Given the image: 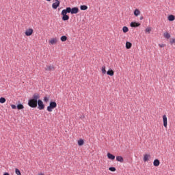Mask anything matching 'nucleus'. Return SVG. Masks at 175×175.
Returning a JSON list of instances; mask_svg holds the SVG:
<instances>
[{
  "mask_svg": "<svg viewBox=\"0 0 175 175\" xmlns=\"http://www.w3.org/2000/svg\"><path fill=\"white\" fill-rule=\"evenodd\" d=\"M68 13H71V14H77L79 13V8L77 7H75L73 8H70V7L66 8V9L63 10L62 11V16L63 21H68L69 20V16H68Z\"/></svg>",
  "mask_w": 175,
  "mask_h": 175,
  "instance_id": "f257e3e1",
  "label": "nucleus"
},
{
  "mask_svg": "<svg viewBox=\"0 0 175 175\" xmlns=\"http://www.w3.org/2000/svg\"><path fill=\"white\" fill-rule=\"evenodd\" d=\"M40 99V95L38 93H35L32 96V98L29 99L28 101V105L33 109L38 107V100Z\"/></svg>",
  "mask_w": 175,
  "mask_h": 175,
  "instance_id": "f03ea898",
  "label": "nucleus"
},
{
  "mask_svg": "<svg viewBox=\"0 0 175 175\" xmlns=\"http://www.w3.org/2000/svg\"><path fill=\"white\" fill-rule=\"evenodd\" d=\"M37 105H38V109H39V110L44 109V104H43V101H42V100L38 99L37 101Z\"/></svg>",
  "mask_w": 175,
  "mask_h": 175,
  "instance_id": "7ed1b4c3",
  "label": "nucleus"
},
{
  "mask_svg": "<svg viewBox=\"0 0 175 175\" xmlns=\"http://www.w3.org/2000/svg\"><path fill=\"white\" fill-rule=\"evenodd\" d=\"M45 70L48 72H51L52 70H55V67L54 66V65L48 64L45 67Z\"/></svg>",
  "mask_w": 175,
  "mask_h": 175,
  "instance_id": "20e7f679",
  "label": "nucleus"
},
{
  "mask_svg": "<svg viewBox=\"0 0 175 175\" xmlns=\"http://www.w3.org/2000/svg\"><path fill=\"white\" fill-rule=\"evenodd\" d=\"M33 33V29L32 28L27 29L25 32V35L26 36H31Z\"/></svg>",
  "mask_w": 175,
  "mask_h": 175,
  "instance_id": "39448f33",
  "label": "nucleus"
},
{
  "mask_svg": "<svg viewBox=\"0 0 175 175\" xmlns=\"http://www.w3.org/2000/svg\"><path fill=\"white\" fill-rule=\"evenodd\" d=\"M163 126L165 128H167V116H166V115L163 116Z\"/></svg>",
  "mask_w": 175,
  "mask_h": 175,
  "instance_id": "423d86ee",
  "label": "nucleus"
},
{
  "mask_svg": "<svg viewBox=\"0 0 175 175\" xmlns=\"http://www.w3.org/2000/svg\"><path fill=\"white\" fill-rule=\"evenodd\" d=\"M57 43H58V38H51L49 40L50 44H57Z\"/></svg>",
  "mask_w": 175,
  "mask_h": 175,
  "instance_id": "0eeeda50",
  "label": "nucleus"
},
{
  "mask_svg": "<svg viewBox=\"0 0 175 175\" xmlns=\"http://www.w3.org/2000/svg\"><path fill=\"white\" fill-rule=\"evenodd\" d=\"M150 158H151V155H150L149 154H145L144 155V162H148V161H150Z\"/></svg>",
  "mask_w": 175,
  "mask_h": 175,
  "instance_id": "6e6552de",
  "label": "nucleus"
},
{
  "mask_svg": "<svg viewBox=\"0 0 175 175\" xmlns=\"http://www.w3.org/2000/svg\"><path fill=\"white\" fill-rule=\"evenodd\" d=\"M60 3H61L59 1H55V3H53L52 4L53 9H57L58 7L59 6Z\"/></svg>",
  "mask_w": 175,
  "mask_h": 175,
  "instance_id": "1a4fd4ad",
  "label": "nucleus"
},
{
  "mask_svg": "<svg viewBox=\"0 0 175 175\" xmlns=\"http://www.w3.org/2000/svg\"><path fill=\"white\" fill-rule=\"evenodd\" d=\"M130 27L132 28H135L136 27H140V23H136V22H131L130 24Z\"/></svg>",
  "mask_w": 175,
  "mask_h": 175,
  "instance_id": "9d476101",
  "label": "nucleus"
},
{
  "mask_svg": "<svg viewBox=\"0 0 175 175\" xmlns=\"http://www.w3.org/2000/svg\"><path fill=\"white\" fill-rule=\"evenodd\" d=\"M107 158L108 159H111V161H114L116 159V156L111 154V153H107Z\"/></svg>",
  "mask_w": 175,
  "mask_h": 175,
  "instance_id": "9b49d317",
  "label": "nucleus"
},
{
  "mask_svg": "<svg viewBox=\"0 0 175 175\" xmlns=\"http://www.w3.org/2000/svg\"><path fill=\"white\" fill-rule=\"evenodd\" d=\"M154 166L158 167L159 165H161V161H159L158 159H154L153 161Z\"/></svg>",
  "mask_w": 175,
  "mask_h": 175,
  "instance_id": "f8f14e48",
  "label": "nucleus"
},
{
  "mask_svg": "<svg viewBox=\"0 0 175 175\" xmlns=\"http://www.w3.org/2000/svg\"><path fill=\"white\" fill-rule=\"evenodd\" d=\"M116 161L122 163L124 162V158L122 156H118L116 157Z\"/></svg>",
  "mask_w": 175,
  "mask_h": 175,
  "instance_id": "ddd939ff",
  "label": "nucleus"
},
{
  "mask_svg": "<svg viewBox=\"0 0 175 175\" xmlns=\"http://www.w3.org/2000/svg\"><path fill=\"white\" fill-rule=\"evenodd\" d=\"M134 16L137 17V16H140V10L139 9H135L134 10Z\"/></svg>",
  "mask_w": 175,
  "mask_h": 175,
  "instance_id": "4468645a",
  "label": "nucleus"
},
{
  "mask_svg": "<svg viewBox=\"0 0 175 175\" xmlns=\"http://www.w3.org/2000/svg\"><path fill=\"white\" fill-rule=\"evenodd\" d=\"M132 48V43H131L130 42H126V49H127V50H129V49Z\"/></svg>",
  "mask_w": 175,
  "mask_h": 175,
  "instance_id": "2eb2a0df",
  "label": "nucleus"
},
{
  "mask_svg": "<svg viewBox=\"0 0 175 175\" xmlns=\"http://www.w3.org/2000/svg\"><path fill=\"white\" fill-rule=\"evenodd\" d=\"M107 75H108V76H114V71L110 69L107 72Z\"/></svg>",
  "mask_w": 175,
  "mask_h": 175,
  "instance_id": "dca6fc26",
  "label": "nucleus"
},
{
  "mask_svg": "<svg viewBox=\"0 0 175 175\" xmlns=\"http://www.w3.org/2000/svg\"><path fill=\"white\" fill-rule=\"evenodd\" d=\"M163 36L165 39H170V34L168 32L163 33Z\"/></svg>",
  "mask_w": 175,
  "mask_h": 175,
  "instance_id": "f3484780",
  "label": "nucleus"
},
{
  "mask_svg": "<svg viewBox=\"0 0 175 175\" xmlns=\"http://www.w3.org/2000/svg\"><path fill=\"white\" fill-rule=\"evenodd\" d=\"M60 40L62 42H66V40H68V37H66V36H62L61 38H60Z\"/></svg>",
  "mask_w": 175,
  "mask_h": 175,
  "instance_id": "a211bd4d",
  "label": "nucleus"
},
{
  "mask_svg": "<svg viewBox=\"0 0 175 175\" xmlns=\"http://www.w3.org/2000/svg\"><path fill=\"white\" fill-rule=\"evenodd\" d=\"M101 72L103 75H106V66H103L101 67Z\"/></svg>",
  "mask_w": 175,
  "mask_h": 175,
  "instance_id": "6ab92c4d",
  "label": "nucleus"
},
{
  "mask_svg": "<svg viewBox=\"0 0 175 175\" xmlns=\"http://www.w3.org/2000/svg\"><path fill=\"white\" fill-rule=\"evenodd\" d=\"M78 146H84V140L83 139L78 140Z\"/></svg>",
  "mask_w": 175,
  "mask_h": 175,
  "instance_id": "aec40b11",
  "label": "nucleus"
},
{
  "mask_svg": "<svg viewBox=\"0 0 175 175\" xmlns=\"http://www.w3.org/2000/svg\"><path fill=\"white\" fill-rule=\"evenodd\" d=\"M168 20H169V21H174V20H175L174 15H170L168 16Z\"/></svg>",
  "mask_w": 175,
  "mask_h": 175,
  "instance_id": "412c9836",
  "label": "nucleus"
},
{
  "mask_svg": "<svg viewBox=\"0 0 175 175\" xmlns=\"http://www.w3.org/2000/svg\"><path fill=\"white\" fill-rule=\"evenodd\" d=\"M52 107H53L54 109H55V107H57V103L52 101L49 104Z\"/></svg>",
  "mask_w": 175,
  "mask_h": 175,
  "instance_id": "4be33fe9",
  "label": "nucleus"
},
{
  "mask_svg": "<svg viewBox=\"0 0 175 175\" xmlns=\"http://www.w3.org/2000/svg\"><path fill=\"white\" fill-rule=\"evenodd\" d=\"M16 107L18 110H23V109H24V105L22 104H18Z\"/></svg>",
  "mask_w": 175,
  "mask_h": 175,
  "instance_id": "5701e85b",
  "label": "nucleus"
},
{
  "mask_svg": "<svg viewBox=\"0 0 175 175\" xmlns=\"http://www.w3.org/2000/svg\"><path fill=\"white\" fill-rule=\"evenodd\" d=\"M54 109V107H51L50 105L49 106L47 107L46 110L47 111H49L50 113H51V111H53V109Z\"/></svg>",
  "mask_w": 175,
  "mask_h": 175,
  "instance_id": "b1692460",
  "label": "nucleus"
},
{
  "mask_svg": "<svg viewBox=\"0 0 175 175\" xmlns=\"http://www.w3.org/2000/svg\"><path fill=\"white\" fill-rule=\"evenodd\" d=\"M122 31L124 33H126V32H128V31H129V29H128V27L126 26H124L122 28Z\"/></svg>",
  "mask_w": 175,
  "mask_h": 175,
  "instance_id": "393cba45",
  "label": "nucleus"
},
{
  "mask_svg": "<svg viewBox=\"0 0 175 175\" xmlns=\"http://www.w3.org/2000/svg\"><path fill=\"white\" fill-rule=\"evenodd\" d=\"M80 9L81 10H87V9H88V7L87 5H81Z\"/></svg>",
  "mask_w": 175,
  "mask_h": 175,
  "instance_id": "a878e982",
  "label": "nucleus"
},
{
  "mask_svg": "<svg viewBox=\"0 0 175 175\" xmlns=\"http://www.w3.org/2000/svg\"><path fill=\"white\" fill-rule=\"evenodd\" d=\"M49 100H50V97L49 96L44 97V102H45V103H48Z\"/></svg>",
  "mask_w": 175,
  "mask_h": 175,
  "instance_id": "bb28decb",
  "label": "nucleus"
},
{
  "mask_svg": "<svg viewBox=\"0 0 175 175\" xmlns=\"http://www.w3.org/2000/svg\"><path fill=\"white\" fill-rule=\"evenodd\" d=\"M6 102V98L1 97L0 98V103H5Z\"/></svg>",
  "mask_w": 175,
  "mask_h": 175,
  "instance_id": "cd10ccee",
  "label": "nucleus"
},
{
  "mask_svg": "<svg viewBox=\"0 0 175 175\" xmlns=\"http://www.w3.org/2000/svg\"><path fill=\"white\" fill-rule=\"evenodd\" d=\"M15 173L17 175H21V172H20V170H18L17 168L15 169Z\"/></svg>",
  "mask_w": 175,
  "mask_h": 175,
  "instance_id": "c85d7f7f",
  "label": "nucleus"
},
{
  "mask_svg": "<svg viewBox=\"0 0 175 175\" xmlns=\"http://www.w3.org/2000/svg\"><path fill=\"white\" fill-rule=\"evenodd\" d=\"M145 32L150 33L151 32V27H146Z\"/></svg>",
  "mask_w": 175,
  "mask_h": 175,
  "instance_id": "c756f323",
  "label": "nucleus"
},
{
  "mask_svg": "<svg viewBox=\"0 0 175 175\" xmlns=\"http://www.w3.org/2000/svg\"><path fill=\"white\" fill-rule=\"evenodd\" d=\"M109 170H110V172H116V167H110L109 168Z\"/></svg>",
  "mask_w": 175,
  "mask_h": 175,
  "instance_id": "7c9ffc66",
  "label": "nucleus"
},
{
  "mask_svg": "<svg viewBox=\"0 0 175 175\" xmlns=\"http://www.w3.org/2000/svg\"><path fill=\"white\" fill-rule=\"evenodd\" d=\"M170 43H171L172 44H175V38L171 39V40H170Z\"/></svg>",
  "mask_w": 175,
  "mask_h": 175,
  "instance_id": "2f4dec72",
  "label": "nucleus"
},
{
  "mask_svg": "<svg viewBox=\"0 0 175 175\" xmlns=\"http://www.w3.org/2000/svg\"><path fill=\"white\" fill-rule=\"evenodd\" d=\"M11 107L13 109H17V107L16 105H11Z\"/></svg>",
  "mask_w": 175,
  "mask_h": 175,
  "instance_id": "473e14b6",
  "label": "nucleus"
},
{
  "mask_svg": "<svg viewBox=\"0 0 175 175\" xmlns=\"http://www.w3.org/2000/svg\"><path fill=\"white\" fill-rule=\"evenodd\" d=\"M159 46L162 49L165 47V44H159Z\"/></svg>",
  "mask_w": 175,
  "mask_h": 175,
  "instance_id": "72a5a7b5",
  "label": "nucleus"
},
{
  "mask_svg": "<svg viewBox=\"0 0 175 175\" xmlns=\"http://www.w3.org/2000/svg\"><path fill=\"white\" fill-rule=\"evenodd\" d=\"M3 175H10V174H9V173L8 172H5Z\"/></svg>",
  "mask_w": 175,
  "mask_h": 175,
  "instance_id": "f704fd0d",
  "label": "nucleus"
},
{
  "mask_svg": "<svg viewBox=\"0 0 175 175\" xmlns=\"http://www.w3.org/2000/svg\"><path fill=\"white\" fill-rule=\"evenodd\" d=\"M38 175H44V174H43V173H40V174H38Z\"/></svg>",
  "mask_w": 175,
  "mask_h": 175,
  "instance_id": "c9c22d12",
  "label": "nucleus"
},
{
  "mask_svg": "<svg viewBox=\"0 0 175 175\" xmlns=\"http://www.w3.org/2000/svg\"><path fill=\"white\" fill-rule=\"evenodd\" d=\"M55 2H59V0H54Z\"/></svg>",
  "mask_w": 175,
  "mask_h": 175,
  "instance_id": "e433bc0d",
  "label": "nucleus"
},
{
  "mask_svg": "<svg viewBox=\"0 0 175 175\" xmlns=\"http://www.w3.org/2000/svg\"><path fill=\"white\" fill-rule=\"evenodd\" d=\"M140 20H143V17L140 18Z\"/></svg>",
  "mask_w": 175,
  "mask_h": 175,
  "instance_id": "4c0bfd02",
  "label": "nucleus"
},
{
  "mask_svg": "<svg viewBox=\"0 0 175 175\" xmlns=\"http://www.w3.org/2000/svg\"><path fill=\"white\" fill-rule=\"evenodd\" d=\"M46 1H51V0H46Z\"/></svg>",
  "mask_w": 175,
  "mask_h": 175,
  "instance_id": "58836bf2",
  "label": "nucleus"
}]
</instances>
